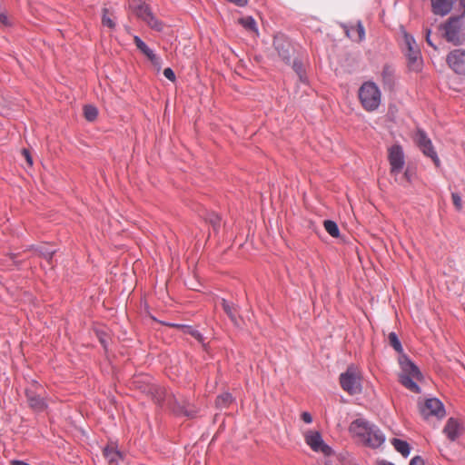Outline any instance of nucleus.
<instances>
[{
    "instance_id": "obj_3",
    "label": "nucleus",
    "mask_w": 465,
    "mask_h": 465,
    "mask_svg": "<svg viewBox=\"0 0 465 465\" xmlns=\"http://www.w3.org/2000/svg\"><path fill=\"white\" fill-rule=\"evenodd\" d=\"M25 397L29 407L36 412H42L47 408V402L45 397V391L41 384L33 381L29 387L25 389Z\"/></svg>"
},
{
    "instance_id": "obj_49",
    "label": "nucleus",
    "mask_w": 465,
    "mask_h": 465,
    "mask_svg": "<svg viewBox=\"0 0 465 465\" xmlns=\"http://www.w3.org/2000/svg\"><path fill=\"white\" fill-rule=\"evenodd\" d=\"M460 7L462 10L461 15H465V0H460Z\"/></svg>"
},
{
    "instance_id": "obj_10",
    "label": "nucleus",
    "mask_w": 465,
    "mask_h": 465,
    "mask_svg": "<svg viewBox=\"0 0 465 465\" xmlns=\"http://www.w3.org/2000/svg\"><path fill=\"white\" fill-rule=\"evenodd\" d=\"M457 23H459V19L451 16L444 25H440V27L443 30V34L446 40L450 43H452L455 45H459L463 43L459 29L457 27Z\"/></svg>"
},
{
    "instance_id": "obj_17",
    "label": "nucleus",
    "mask_w": 465,
    "mask_h": 465,
    "mask_svg": "<svg viewBox=\"0 0 465 465\" xmlns=\"http://www.w3.org/2000/svg\"><path fill=\"white\" fill-rule=\"evenodd\" d=\"M371 423L364 419H356L350 425V431L363 439L366 438L369 430H371Z\"/></svg>"
},
{
    "instance_id": "obj_43",
    "label": "nucleus",
    "mask_w": 465,
    "mask_h": 465,
    "mask_svg": "<svg viewBox=\"0 0 465 465\" xmlns=\"http://www.w3.org/2000/svg\"><path fill=\"white\" fill-rule=\"evenodd\" d=\"M0 24L5 26L10 25L7 15L5 13H0Z\"/></svg>"
},
{
    "instance_id": "obj_33",
    "label": "nucleus",
    "mask_w": 465,
    "mask_h": 465,
    "mask_svg": "<svg viewBox=\"0 0 465 465\" xmlns=\"http://www.w3.org/2000/svg\"><path fill=\"white\" fill-rule=\"evenodd\" d=\"M351 30L355 31L358 35V42H361L365 38V29L361 21H358L357 25L351 26Z\"/></svg>"
},
{
    "instance_id": "obj_29",
    "label": "nucleus",
    "mask_w": 465,
    "mask_h": 465,
    "mask_svg": "<svg viewBox=\"0 0 465 465\" xmlns=\"http://www.w3.org/2000/svg\"><path fill=\"white\" fill-rule=\"evenodd\" d=\"M84 115L87 121L94 122L97 118L98 110L94 105L86 104L84 106Z\"/></svg>"
},
{
    "instance_id": "obj_19",
    "label": "nucleus",
    "mask_w": 465,
    "mask_h": 465,
    "mask_svg": "<svg viewBox=\"0 0 465 465\" xmlns=\"http://www.w3.org/2000/svg\"><path fill=\"white\" fill-rule=\"evenodd\" d=\"M274 47L278 52L279 56L286 63L289 64L291 62V45L287 41H282L281 39H275L273 42Z\"/></svg>"
},
{
    "instance_id": "obj_34",
    "label": "nucleus",
    "mask_w": 465,
    "mask_h": 465,
    "mask_svg": "<svg viewBox=\"0 0 465 465\" xmlns=\"http://www.w3.org/2000/svg\"><path fill=\"white\" fill-rule=\"evenodd\" d=\"M292 68L295 71V73L299 75L300 79L302 81L304 69L302 61L295 59L292 63Z\"/></svg>"
},
{
    "instance_id": "obj_18",
    "label": "nucleus",
    "mask_w": 465,
    "mask_h": 465,
    "mask_svg": "<svg viewBox=\"0 0 465 465\" xmlns=\"http://www.w3.org/2000/svg\"><path fill=\"white\" fill-rule=\"evenodd\" d=\"M443 432L450 440L455 441L460 435V425L456 419L450 418L444 426Z\"/></svg>"
},
{
    "instance_id": "obj_24",
    "label": "nucleus",
    "mask_w": 465,
    "mask_h": 465,
    "mask_svg": "<svg viewBox=\"0 0 465 465\" xmlns=\"http://www.w3.org/2000/svg\"><path fill=\"white\" fill-rule=\"evenodd\" d=\"M391 442L394 449L398 452H400L404 458H407L410 455L411 446L406 440L393 438Z\"/></svg>"
},
{
    "instance_id": "obj_47",
    "label": "nucleus",
    "mask_w": 465,
    "mask_h": 465,
    "mask_svg": "<svg viewBox=\"0 0 465 465\" xmlns=\"http://www.w3.org/2000/svg\"><path fill=\"white\" fill-rule=\"evenodd\" d=\"M377 465H395L394 463L388 461L386 460H381L377 461Z\"/></svg>"
},
{
    "instance_id": "obj_6",
    "label": "nucleus",
    "mask_w": 465,
    "mask_h": 465,
    "mask_svg": "<svg viewBox=\"0 0 465 465\" xmlns=\"http://www.w3.org/2000/svg\"><path fill=\"white\" fill-rule=\"evenodd\" d=\"M416 143L423 153L424 155L430 157L437 167L440 166V161L438 157L437 152L434 149L431 140L428 137L426 132L422 129H418L415 136Z\"/></svg>"
},
{
    "instance_id": "obj_30",
    "label": "nucleus",
    "mask_w": 465,
    "mask_h": 465,
    "mask_svg": "<svg viewBox=\"0 0 465 465\" xmlns=\"http://www.w3.org/2000/svg\"><path fill=\"white\" fill-rule=\"evenodd\" d=\"M414 48H419L417 46L416 41L414 37L407 33H404V47L403 50H412Z\"/></svg>"
},
{
    "instance_id": "obj_5",
    "label": "nucleus",
    "mask_w": 465,
    "mask_h": 465,
    "mask_svg": "<svg viewBox=\"0 0 465 465\" xmlns=\"http://www.w3.org/2000/svg\"><path fill=\"white\" fill-rule=\"evenodd\" d=\"M133 8L135 15L145 22L153 30L157 32L163 31V22L154 16L150 6L145 2L139 1Z\"/></svg>"
},
{
    "instance_id": "obj_39",
    "label": "nucleus",
    "mask_w": 465,
    "mask_h": 465,
    "mask_svg": "<svg viewBox=\"0 0 465 465\" xmlns=\"http://www.w3.org/2000/svg\"><path fill=\"white\" fill-rule=\"evenodd\" d=\"M431 30L429 29V28H426L425 30V38H426V42L429 45H430L431 47H433L434 49H437V46L436 45L433 43L432 39H431Z\"/></svg>"
},
{
    "instance_id": "obj_20",
    "label": "nucleus",
    "mask_w": 465,
    "mask_h": 465,
    "mask_svg": "<svg viewBox=\"0 0 465 465\" xmlns=\"http://www.w3.org/2000/svg\"><path fill=\"white\" fill-rule=\"evenodd\" d=\"M238 23L244 28L247 33L252 34L254 35H259L257 23L252 16L248 15L240 17L238 18Z\"/></svg>"
},
{
    "instance_id": "obj_37",
    "label": "nucleus",
    "mask_w": 465,
    "mask_h": 465,
    "mask_svg": "<svg viewBox=\"0 0 465 465\" xmlns=\"http://www.w3.org/2000/svg\"><path fill=\"white\" fill-rule=\"evenodd\" d=\"M451 199H452L454 206L458 210L461 209L462 203H461V197H460V195L458 193H451Z\"/></svg>"
},
{
    "instance_id": "obj_1",
    "label": "nucleus",
    "mask_w": 465,
    "mask_h": 465,
    "mask_svg": "<svg viewBox=\"0 0 465 465\" xmlns=\"http://www.w3.org/2000/svg\"><path fill=\"white\" fill-rule=\"evenodd\" d=\"M399 364L401 373L399 381L402 386L414 393H420L421 390L416 381L423 380L419 367L406 354L399 355Z\"/></svg>"
},
{
    "instance_id": "obj_28",
    "label": "nucleus",
    "mask_w": 465,
    "mask_h": 465,
    "mask_svg": "<svg viewBox=\"0 0 465 465\" xmlns=\"http://www.w3.org/2000/svg\"><path fill=\"white\" fill-rule=\"evenodd\" d=\"M324 229L332 237L337 238L340 235V230L337 223L331 220H325L323 223Z\"/></svg>"
},
{
    "instance_id": "obj_40",
    "label": "nucleus",
    "mask_w": 465,
    "mask_h": 465,
    "mask_svg": "<svg viewBox=\"0 0 465 465\" xmlns=\"http://www.w3.org/2000/svg\"><path fill=\"white\" fill-rule=\"evenodd\" d=\"M410 465H425V461L421 456H414L411 461Z\"/></svg>"
},
{
    "instance_id": "obj_51",
    "label": "nucleus",
    "mask_w": 465,
    "mask_h": 465,
    "mask_svg": "<svg viewBox=\"0 0 465 465\" xmlns=\"http://www.w3.org/2000/svg\"><path fill=\"white\" fill-rule=\"evenodd\" d=\"M10 256H11V259H14L15 257V254L12 253Z\"/></svg>"
},
{
    "instance_id": "obj_14",
    "label": "nucleus",
    "mask_w": 465,
    "mask_h": 465,
    "mask_svg": "<svg viewBox=\"0 0 465 465\" xmlns=\"http://www.w3.org/2000/svg\"><path fill=\"white\" fill-rule=\"evenodd\" d=\"M381 81L385 90L391 91L395 87L396 75L395 68L391 64H386L382 67Z\"/></svg>"
},
{
    "instance_id": "obj_50",
    "label": "nucleus",
    "mask_w": 465,
    "mask_h": 465,
    "mask_svg": "<svg viewBox=\"0 0 465 465\" xmlns=\"http://www.w3.org/2000/svg\"><path fill=\"white\" fill-rule=\"evenodd\" d=\"M404 176L407 179V181H409V182L411 181V175H410V172L408 170L404 173Z\"/></svg>"
},
{
    "instance_id": "obj_38",
    "label": "nucleus",
    "mask_w": 465,
    "mask_h": 465,
    "mask_svg": "<svg viewBox=\"0 0 465 465\" xmlns=\"http://www.w3.org/2000/svg\"><path fill=\"white\" fill-rule=\"evenodd\" d=\"M163 75L170 81L174 82L175 81V74L173 71L172 68L168 67L163 70Z\"/></svg>"
},
{
    "instance_id": "obj_27",
    "label": "nucleus",
    "mask_w": 465,
    "mask_h": 465,
    "mask_svg": "<svg viewBox=\"0 0 465 465\" xmlns=\"http://www.w3.org/2000/svg\"><path fill=\"white\" fill-rule=\"evenodd\" d=\"M173 326L183 330V332L192 335L200 342L203 341V337L202 333L200 331H198L197 330L193 329L191 326L182 325V324H173Z\"/></svg>"
},
{
    "instance_id": "obj_15",
    "label": "nucleus",
    "mask_w": 465,
    "mask_h": 465,
    "mask_svg": "<svg viewBox=\"0 0 465 465\" xmlns=\"http://www.w3.org/2000/svg\"><path fill=\"white\" fill-rule=\"evenodd\" d=\"M457 0H430L431 12L440 16H445L450 13Z\"/></svg>"
},
{
    "instance_id": "obj_31",
    "label": "nucleus",
    "mask_w": 465,
    "mask_h": 465,
    "mask_svg": "<svg viewBox=\"0 0 465 465\" xmlns=\"http://www.w3.org/2000/svg\"><path fill=\"white\" fill-rule=\"evenodd\" d=\"M108 13L109 10L107 8L103 9L102 24L104 26L114 29L115 27V23L114 22L113 18L108 15Z\"/></svg>"
},
{
    "instance_id": "obj_26",
    "label": "nucleus",
    "mask_w": 465,
    "mask_h": 465,
    "mask_svg": "<svg viewBox=\"0 0 465 465\" xmlns=\"http://www.w3.org/2000/svg\"><path fill=\"white\" fill-rule=\"evenodd\" d=\"M388 341L390 345L400 354H405L403 352L402 344L395 332H390L388 335Z\"/></svg>"
},
{
    "instance_id": "obj_25",
    "label": "nucleus",
    "mask_w": 465,
    "mask_h": 465,
    "mask_svg": "<svg viewBox=\"0 0 465 465\" xmlns=\"http://www.w3.org/2000/svg\"><path fill=\"white\" fill-rule=\"evenodd\" d=\"M34 250L39 254V256L43 257L45 260H46L47 263L50 266L52 265V261L54 253L56 252L55 250H50L46 248L45 246H37L34 248Z\"/></svg>"
},
{
    "instance_id": "obj_16",
    "label": "nucleus",
    "mask_w": 465,
    "mask_h": 465,
    "mask_svg": "<svg viewBox=\"0 0 465 465\" xmlns=\"http://www.w3.org/2000/svg\"><path fill=\"white\" fill-rule=\"evenodd\" d=\"M364 440L371 447L378 448L384 443L385 435L377 426L372 424Z\"/></svg>"
},
{
    "instance_id": "obj_41",
    "label": "nucleus",
    "mask_w": 465,
    "mask_h": 465,
    "mask_svg": "<svg viewBox=\"0 0 465 465\" xmlns=\"http://www.w3.org/2000/svg\"><path fill=\"white\" fill-rule=\"evenodd\" d=\"M22 154L25 157V161L27 162L28 165L32 166L33 165V159H32V156H31V153H30L29 150L24 148L22 150Z\"/></svg>"
},
{
    "instance_id": "obj_42",
    "label": "nucleus",
    "mask_w": 465,
    "mask_h": 465,
    "mask_svg": "<svg viewBox=\"0 0 465 465\" xmlns=\"http://www.w3.org/2000/svg\"><path fill=\"white\" fill-rule=\"evenodd\" d=\"M302 420L305 422V423H311L312 421V416L311 415V413L307 412V411H304L302 413Z\"/></svg>"
},
{
    "instance_id": "obj_7",
    "label": "nucleus",
    "mask_w": 465,
    "mask_h": 465,
    "mask_svg": "<svg viewBox=\"0 0 465 465\" xmlns=\"http://www.w3.org/2000/svg\"><path fill=\"white\" fill-rule=\"evenodd\" d=\"M139 389L159 406H162L165 400L168 401L172 400V397L168 396L166 389L158 384L144 383L139 386Z\"/></svg>"
},
{
    "instance_id": "obj_8",
    "label": "nucleus",
    "mask_w": 465,
    "mask_h": 465,
    "mask_svg": "<svg viewBox=\"0 0 465 465\" xmlns=\"http://www.w3.org/2000/svg\"><path fill=\"white\" fill-rule=\"evenodd\" d=\"M420 411L425 419L435 416L437 419L440 420L446 415L443 403L437 398L427 399L423 405L420 407Z\"/></svg>"
},
{
    "instance_id": "obj_4",
    "label": "nucleus",
    "mask_w": 465,
    "mask_h": 465,
    "mask_svg": "<svg viewBox=\"0 0 465 465\" xmlns=\"http://www.w3.org/2000/svg\"><path fill=\"white\" fill-rule=\"evenodd\" d=\"M340 384L343 391L351 395L361 391V376L354 365H350L346 371L340 375Z\"/></svg>"
},
{
    "instance_id": "obj_52",
    "label": "nucleus",
    "mask_w": 465,
    "mask_h": 465,
    "mask_svg": "<svg viewBox=\"0 0 465 465\" xmlns=\"http://www.w3.org/2000/svg\"><path fill=\"white\" fill-rule=\"evenodd\" d=\"M227 1L230 2V3H232V0H227Z\"/></svg>"
},
{
    "instance_id": "obj_44",
    "label": "nucleus",
    "mask_w": 465,
    "mask_h": 465,
    "mask_svg": "<svg viewBox=\"0 0 465 465\" xmlns=\"http://www.w3.org/2000/svg\"><path fill=\"white\" fill-rule=\"evenodd\" d=\"M344 29H345L346 35H347L349 38H351V39L354 40V39H355L354 33H356V32H355V31H352V30H351V28H349V27H347V26H344Z\"/></svg>"
},
{
    "instance_id": "obj_12",
    "label": "nucleus",
    "mask_w": 465,
    "mask_h": 465,
    "mask_svg": "<svg viewBox=\"0 0 465 465\" xmlns=\"http://www.w3.org/2000/svg\"><path fill=\"white\" fill-rule=\"evenodd\" d=\"M306 443L316 452H322L326 456L332 453L331 448L325 444L319 431H310L305 436Z\"/></svg>"
},
{
    "instance_id": "obj_13",
    "label": "nucleus",
    "mask_w": 465,
    "mask_h": 465,
    "mask_svg": "<svg viewBox=\"0 0 465 465\" xmlns=\"http://www.w3.org/2000/svg\"><path fill=\"white\" fill-rule=\"evenodd\" d=\"M407 65L410 71L419 73L422 70L423 61L419 48L405 50Z\"/></svg>"
},
{
    "instance_id": "obj_45",
    "label": "nucleus",
    "mask_w": 465,
    "mask_h": 465,
    "mask_svg": "<svg viewBox=\"0 0 465 465\" xmlns=\"http://www.w3.org/2000/svg\"><path fill=\"white\" fill-rule=\"evenodd\" d=\"M178 413H183V415L188 416V417H193L194 416L193 411L185 410L184 407H181L180 411H178Z\"/></svg>"
},
{
    "instance_id": "obj_32",
    "label": "nucleus",
    "mask_w": 465,
    "mask_h": 465,
    "mask_svg": "<svg viewBox=\"0 0 465 465\" xmlns=\"http://www.w3.org/2000/svg\"><path fill=\"white\" fill-rule=\"evenodd\" d=\"M453 17L459 19V23H457V27L459 29V32L462 38V41L464 42L465 41V15H456Z\"/></svg>"
},
{
    "instance_id": "obj_46",
    "label": "nucleus",
    "mask_w": 465,
    "mask_h": 465,
    "mask_svg": "<svg viewBox=\"0 0 465 465\" xmlns=\"http://www.w3.org/2000/svg\"><path fill=\"white\" fill-rule=\"evenodd\" d=\"M249 0H234V5L243 7L248 5Z\"/></svg>"
},
{
    "instance_id": "obj_35",
    "label": "nucleus",
    "mask_w": 465,
    "mask_h": 465,
    "mask_svg": "<svg viewBox=\"0 0 465 465\" xmlns=\"http://www.w3.org/2000/svg\"><path fill=\"white\" fill-rule=\"evenodd\" d=\"M232 401V396L230 393L220 395L216 399V404L220 407L226 405Z\"/></svg>"
},
{
    "instance_id": "obj_23",
    "label": "nucleus",
    "mask_w": 465,
    "mask_h": 465,
    "mask_svg": "<svg viewBox=\"0 0 465 465\" xmlns=\"http://www.w3.org/2000/svg\"><path fill=\"white\" fill-rule=\"evenodd\" d=\"M213 302H214V308L216 310L221 309L228 315L229 318H231V319L232 318V311L231 303L229 301H227L223 297L216 295L213 298Z\"/></svg>"
},
{
    "instance_id": "obj_36",
    "label": "nucleus",
    "mask_w": 465,
    "mask_h": 465,
    "mask_svg": "<svg viewBox=\"0 0 465 465\" xmlns=\"http://www.w3.org/2000/svg\"><path fill=\"white\" fill-rule=\"evenodd\" d=\"M207 220L213 225L214 230L220 226V218L218 215L212 213L208 216Z\"/></svg>"
},
{
    "instance_id": "obj_22",
    "label": "nucleus",
    "mask_w": 465,
    "mask_h": 465,
    "mask_svg": "<svg viewBox=\"0 0 465 465\" xmlns=\"http://www.w3.org/2000/svg\"><path fill=\"white\" fill-rule=\"evenodd\" d=\"M104 456L106 458L109 463H118L119 460H123V453L119 451L115 447L107 445L104 449Z\"/></svg>"
},
{
    "instance_id": "obj_2",
    "label": "nucleus",
    "mask_w": 465,
    "mask_h": 465,
    "mask_svg": "<svg viewBox=\"0 0 465 465\" xmlns=\"http://www.w3.org/2000/svg\"><path fill=\"white\" fill-rule=\"evenodd\" d=\"M358 94L361 104L366 111L373 112L379 108L381 102V93L374 82H364L359 88Z\"/></svg>"
},
{
    "instance_id": "obj_11",
    "label": "nucleus",
    "mask_w": 465,
    "mask_h": 465,
    "mask_svg": "<svg viewBox=\"0 0 465 465\" xmlns=\"http://www.w3.org/2000/svg\"><path fill=\"white\" fill-rule=\"evenodd\" d=\"M448 65L458 74L465 75V50L454 49L446 58Z\"/></svg>"
},
{
    "instance_id": "obj_21",
    "label": "nucleus",
    "mask_w": 465,
    "mask_h": 465,
    "mask_svg": "<svg viewBox=\"0 0 465 465\" xmlns=\"http://www.w3.org/2000/svg\"><path fill=\"white\" fill-rule=\"evenodd\" d=\"M134 42L137 47L152 63H156L158 57L155 55L153 51L150 49L147 45L137 35L134 37Z\"/></svg>"
},
{
    "instance_id": "obj_48",
    "label": "nucleus",
    "mask_w": 465,
    "mask_h": 465,
    "mask_svg": "<svg viewBox=\"0 0 465 465\" xmlns=\"http://www.w3.org/2000/svg\"><path fill=\"white\" fill-rule=\"evenodd\" d=\"M11 465H30L23 460H12Z\"/></svg>"
},
{
    "instance_id": "obj_9",
    "label": "nucleus",
    "mask_w": 465,
    "mask_h": 465,
    "mask_svg": "<svg viewBox=\"0 0 465 465\" xmlns=\"http://www.w3.org/2000/svg\"><path fill=\"white\" fill-rule=\"evenodd\" d=\"M388 160L391 164V173L396 175L401 172L405 164L404 152L400 144H393L388 150Z\"/></svg>"
}]
</instances>
